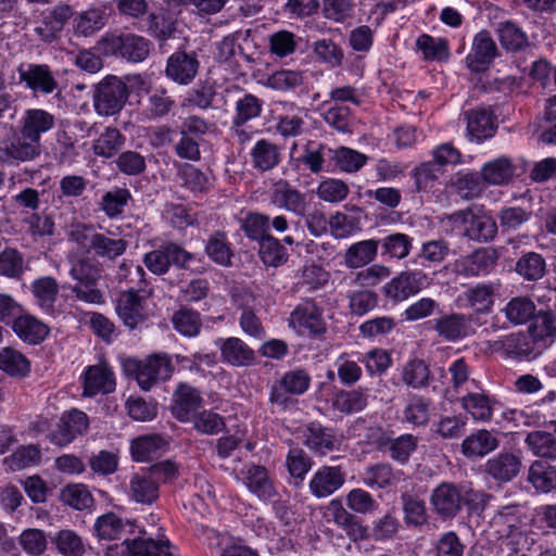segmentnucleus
Here are the masks:
<instances>
[{
    "label": "nucleus",
    "instance_id": "obj_1",
    "mask_svg": "<svg viewBox=\"0 0 556 556\" xmlns=\"http://www.w3.org/2000/svg\"><path fill=\"white\" fill-rule=\"evenodd\" d=\"M128 276L131 282L136 281V287L121 292L116 301V313L125 326L137 329L147 320L142 302L151 295V291L147 289L146 271L140 265L123 262L118 268V278L127 279Z\"/></svg>",
    "mask_w": 556,
    "mask_h": 556
},
{
    "label": "nucleus",
    "instance_id": "obj_2",
    "mask_svg": "<svg viewBox=\"0 0 556 556\" xmlns=\"http://www.w3.org/2000/svg\"><path fill=\"white\" fill-rule=\"evenodd\" d=\"M151 47L148 39L131 33L105 35L98 42V49L104 55L118 56L131 63L144 61Z\"/></svg>",
    "mask_w": 556,
    "mask_h": 556
},
{
    "label": "nucleus",
    "instance_id": "obj_3",
    "mask_svg": "<svg viewBox=\"0 0 556 556\" xmlns=\"http://www.w3.org/2000/svg\"><path fill=\"white\" fill-rule=\"evenodd\" d=\"M129 98L128 86L116 76H106L93 89L94 112L104 117L118 114Z\"/></svg>",
    "mask_w": 556,
    "mask_h": 556
},
{
    "label": "nucleus",
    "instance_id": "obj_4",
    "mask_svg": "<svg viewBox=\"0 0 556 556\" xmlns=\"http://www.w3.org/2000/svg\"><path fill=\"white\" fill-rule=\"evenodd\" d=\"M128 370L135 374L136 381L141 390L149 391L160 381L168 380L174 366L166 354H154L143 361H129Z\"/></svg>",
    "mask_w": 556,
    "mask_h": 556
},
{
    "label": "nucleus",
    "instance_id": "obj_5",
    "mask_svg": "<svg viewBox=\"0 0 556 556\" xmlns=\"http://www.w3.org/2000/svg\"><path fill=\"white\" fill-rule=\"evenodd\" d=\"M194 255L175 242H166L143 255V264L149 271L162 276L169 271L174 265L179 269H187Z\"/></svg>",
    "mask_w": 556,
    "mask_h": 556
},
{
    "label": "nucleus",
    "instance_id": "obj_6",
    "mask_svg": "<svg viewBox=\"0 0 556 556\" xmlns=\"http://www.w3.org/2000/svg\"><path fill=\"white\" fill-rule=\"evenodd\" d=\"M453 224L464 227V236L469 240L489 242L497 235L495 219L483 212L476 213L471 208L455 212L450 216Z\"/></svg>",
    "mask_w": 556,
    "mask_h": 556
},
{
    "label": "nucleus",
    "instance_id": "obj_7",
    "mask_svg": "<svg viewBox=\"0 0 556 556\" xmlns=\"http://www.w3.org/2000/svg\"><path fill=\"white\" fill-rule=\"evenodd\" d=\"M311 375L303 368L286 371L279 381L271 386L269 402L280 408H287L291 403L290 395H302L311 386Z\"/></svg>",
    "mask_w": 556,
    "mask_h": 556
},
{
    "label": "nucleus",
    "instance_id": "obj_8",
    "mask_svg": "<svg viewBox=\"0 0 556 556\" xmlns=\"http://www.w3.org/2000/svg\"><path fill=\"white\" fill-rule=\"evenodd\" d=\"M289 326L299 334L319 337L327 330L323 309L313 300L298 304L288 319Z\"/></svg>",
    "mask_w": 556,
    "mask_h": 556
},
{
    "label": "nucleus",
    "instance_id": "obj_9",
    "mask_svg": "<svg viewBox=\"0 0 556 556\" xmlns=\"http://www.w3.org/2000/svg\"><path fill=\"white\" fill-rule=\"evenodd\" d=\"M89 428V418L83 410L73 408L62 414L54 428L48 434L50 442L60 447L66 446L84 435Z\"/></svg>",
    "mask_w": 556,
    "mask_h": 556
},
{
    "label": "nucleus",
    "instance_id": "obj_10",
    "mask_svg": "<svg viewBox=\"0 0 556 556\" xmlns=\"http://www.w3.org/2000/svg\"><path fill=\"white\" fill-rule=\"evenodd\" d=\"M17 73L21 83H24L34 93L46 96L56 92V97H60L59 81L48 64H21L17 67Z\"/></svg>",
    "mask_w": 556,
    "mask_h": 556
},
{
    "label": "nucleus",
    "instance_id": "obj_11",
    "mask_svg": "<svg viewBox=\"0 0 556 556\" xmlns=\"http://www.w3.org/2000/svg\"><path fill=\"white\" fill-rule=\"evenodd\" d=\"M488 348L494 352H503L514 358H534L541 354L534 338L529 332H516L497 340L488 342Z\"/></svg>",
    "mask_w": 556,
    "mask_h": 556
},
{
    "label": "nucleus",
    "instance_id": "obj_12",
    "mask_svg": "<svg viewBox=\"0 0 556 556\" xmlns=\"http://www.w3.org/2000/svg\"><path fill=\"white\" fill-rule=\"evenodd\" d=\"M41 143L30 141L20 129L0 142V162L8 165L29 162L40 155Z\"/></svg>",
    "mask_w": 556,
    "mask_h": 556
},
{
    "label": "nucleus",
    "instance_id": "obj_13",
    "mask_svg": "<svg viewBox=\"0 0 556 556\" xmlns=\"http://www.w3.org/2000/svg\"><path fill=\"white\" fill-rule=\"evenodd\" d=\"M169 542H157L153 539H125L119 544L108 546L104 556H173Z\"/></svg>",
    "mask_w": 556,
    "mask_h": 556
},
{
    "label": "nucleus",
    "instance_id": "obj_14",
    "mask_svg": "<svg viewBox=\"0 0 556 556\" xmlns=\"http://www.w3.org/2000/svg\"><path fill=\"white\" fill-rule=\"evenodd\" d=\"M497 254L494 250L480 248L471 254L455 260L452 271L467 278L485 276L496 266Z\"/></svg>",
    "mask_w": 556,
    "mask_h": 556
},
{
    "label": "nucleus",
    "instance_id": "obj_15",
    "mask_svg": "<svg viewBox=\"0 0 556 556\" xmlns=\"http://www.w3.org/2000/svg\"><path fill=\"white\" fill-rule=\"evenodd\" d=\"M477 320L472 314L450 313L433 319L432 329L445 341L456 342L475 333L472 323Z\"/></svg>",
    "mask_w": 556,
    "mask_h": 556
},
{
    "label": "nucleus",
    "instance_id": "obj_16",
    "mask_svg": "<svg viewBox=\"0 0 556 556\" xmlns=\"http://www.w3.org/2000/svg\"><path fill=\"white\" fill-rule=\"evenodd\" d=\"M428 285V276L421 270L403 271L382 287L383 294L394 301L402 302L418 293Z\"/></svg>",
    "mask_w": 556,
    "mask_h": 556
},
{
    "label": "nucleus",
    "instance_id": "obj_17",
    "mask_svg": "<svg viewBox=\"0 0 556 556\" xmlns=\"http://www.w3.org/2000/svg\"><path fill=\"white\" fill-rule=\"evenodd\" d=\"M429 501L441 519H453L462 510L460 488L452 482H442L431 491Z\"/></svg>",
    "mask_w": 556,
    "mask_h": 556
},
{
    "label": "nucleus",
    "instance_id": "obj_18",
    "mask_svg": "<svg viewBox=\"0 0 556 556\" xmlns=\"http://www.w3.org/2000/svg\"><path fill=\"white\" fill-rule=\"evenodd\" d=\"M498 54L497 46L488 30L477 33L465 62L473 73L486 71Z\"/></svg>",
    "mask_w": 556,
    "mask_h": 556
},
{
    "label": "nucleus",
    "instance_id": "obj_19",
    "mask_svg": "<svg viewBox=\"0 0 556 556\" xmlns=\"http://www.w3.org/2000/svg\"><path fill=\"white\" fill-rule=\"evenodd\" d=\"M73 16L67 4H58L52 10L43 11L36 22L34 33L39 40L51 43L59 38L65 23Z\"/></svg>",
    "mask_w": 556,
    "mask_h": 556
},
{
    "label": "nucleus",
    "instance_id": "obj_20",
    "mask_svg": "<svg viewBox=\"0 0 556 556\" xmlns=\"http://www.w3.org/2000/svg\"><path fill=\"white\" fill-rule=\"evenodd\" d=\"M345 477L341 466H321L313 473L308 490L316 498L328 497L343 486Z\"/></svg>",
    "mask_w": 556,
    "mask_h": 556
},
{
    "label": "nucleus",
    "instance_id": "obj_21",
    "mask_svg": "<svg viewBox=\"0 0 556 556\" xmlns=\"http://www.w3.org/2000/svg\"><path fill=\"white\" fill-rule=\"evenodd\" d=\"M115 375L106 364L88 366L83 374V395L92 397L109 394L115 390Z\"/></svg>",
    "mask_w": 556,
    "mask_h": 556
},
{
    "label": "nucleus",
    "instance_id": "obj_22",
    "mask_svg": "<svg viewBox=\"0 0 556 556\" xmlns=\"http://www.w3.org/2000/svg\"><path fill=\"white\" fill-rule=\"evenodd\" d=\"M304 445L313 453L325 456L339 450L341 440L333 429L323 426L317 421L309 422L303 430Z\"/></svg>",
    "mask_w": 556,
    "mask_h": 556
},
{
    "label": "nucleus",
    "instance_id": "obj_23",
    "mask_svg": "<svg viewBox=\"0 0 556 556\" xmlns=\"http://www.w3.org/2000/svg\"><path fill=\"white\" fill-rule=\"evenodd\" d=\"M521 467L519 453L502 451L486 460L484 471L496 482L506 483L519 475Z\"/></svg>",
    "mask_w": 556,
    "mask_h": 556
},
{
    "label": "nucleus",
    "instance_id": "obj_24",
    "mask_svg": "<svg viewBox=\"0 0 556 556\" xmlns=\"http://www.w3.org/2000/svg\"><path fill=\"white\" fill-rule=\"evenodd\" d=\"M494 295V285L477 283L458 294L456 303L459 307L471 308L477 315H486L493 309Z\"/></svg>",
    "mask_w": 556,
    "mask_h": 556
},
{
    "label": "nucleus",
    "instance_id": "obj_25",
    "mask_svg": "<svg viewBox=\"0 0 556 556\" xmlns=\"http://www.w3.org/2000/svg\"><path fill=\"white\" fill-rule=\"evenodd\" d=\"M199 60L194 52H174L166 62L165 75L179 85H189L199 71Z\"/></svg>",
    "mask_w": 556,
    "mask_h": 556
},
{
    "label": "nucleus",
    "instance_id": "obj_26",
    "mask_svg": "<svg viewBox=\"0 0 556 556\" xmlns=\"http://www.w3.org/2000/svg\"><path fill=\"white\" fill-rule=\"evenodd\" d=\"M270 203L296 216H305L308 207L305 193L282 180L273 189Z\"/></svg>",
    "mask_w": 556,
    "mask_h": 556
},
{
    "label": "nucleus",
    "instance_id": "obj_27",
    "mask_svg": "<svg viewBox=\"0 0 556 556\" xmlns=\"http://www.w3.org/2000/svg\"><path fill=\"white\" fill-rule=\"evenodd\" d=\"M215 345L219 348L220 358L225 364L244 367L255 362V352L240 338H218Z\"/></svg>",
    "mask_w": 556,
    "mask_h": 556
},
{
    "label": "nucleus",
    "instance_id": "obj_28",
    "mask_svg": "<svg viewBox=\"0 0 556 556\" xmlns=\"http://www.w3.org/2000/svg\"><path fill=\"white\" fill-rule=\"evenodd\" d=\"M517 507L516 506H505L502 507L497 514L494 516L495 523H508L510 528L509 533L506 539V548L510 554H523L527 555V552L530 549L533 544V540L529 538L526 533L518 530L513 522L517 521L516 517Z\"/></svg>",
    "mask_w": 556,
    "mask_h": 556
},
{
    "label": "nucleus",
    "instance_id": "obj_29",
    "mask_svg": "<svg viewBox=\"0 0 556 556\" xmlns=\"http://www.w3.org/2000/svg\"><path fill=\"white\" fill-rule=\"evenodd\" d=\"M55 126V117L50 112L43 109H28L26 110L20 122L18 129L23 135L37 143H40L41 136Z\"/></svg>",
    "mask_w": 556,
    "mask_h": 556
},
{
    "label": "nucleus",
    "instance_id": "obj_30",
    "mask_svg": "<svg viewBox=\"0 0 556 556\" xmlns=\"http://www.w3.org/2000/svg\"><path fill=\"white\" fill-rule=\"evenodd\" d=\"M242 472L245 486L260 500L273 501L277 496L274 480L264 466L252 464Z\"/></svg>",
    "mask_w": 556,
    "mask_h": 556
},
{
    "label": "nucleus",
    "instance_id": "obj_31",
    "mask_svg": "<svg viewBox=\"0 0 556 556\" xmlns=\"http://www.w3.org/2000/svg\"><path fill=\"white\" fill-rule=\"evenodd\" d=\"M462 408L479 422H490L501 403L483 392H469L460 399Z\"/></svg>",
    "mask_w": 556,
    "mask_h": 556
},
{
    "label": "nucleus",
    "instance_id": "obj_32",
    "mask_svg": "<svg viewBox=\"0 0 556 556\" xmlns=\"http://www.w3.org/2000/svg\"><path fill=\"white\" fill-rule=\"evenodd\" d=\"M369 390L358 387L352 390H338L331 399V407L344 415H353L368 406Z\"/></svg>",
    "mask_w": 556,
    "mask_h": 556
},
{
    "label": "nucleus",
    "instance_id": "obj_33",
    "mask_svg": "<svg viewBox=\"0 0 556 556\" xmlns=\"http://www.w3.org/2000/svg\"><path fill=\"white\" fill-rule=\"evenodd\" d=\"M59 291V283L51 276L40 277L31 283L36 305L48 315H54L58 312Z\"/></svg>",
    "mask_w": 556,
    "mask_h": 556
},
{
    "label": "nucleus",
    "instance_id": "obj_34",
    "mask_svg": "<svg viewBox=\"0 0 556 556\" xmlns=\"http://www.w3.org/2000/svg\"><path fill=\"white\" fill-rule=\"evenodd\" d=\"M250 159L254 169L265 173L279 165L281 153L276 143L263 138L257 140L250 150Z\"/></svg>",
    "mask_w": 556,
    "mask_h": 556
},
{
    "label": "nucleus",
    "instance_id": "obj_35",
    "mask_svg": "<svg viewBox=\"0 0 556 556\" xmlns=\"http://www.w3.org/2000/svg\"><path fill=\"white\" fill-rule=\"evenodd\" d=\"M159 493L157 482L146 470L136 472L130 477L128 495L134 502L151 505L159 498Z\"/></svg>",
    "mask_w": 556,
    "mask_h": 556
},
{
    "label": "nucleus",
    "instance_id": "obj_36",
    "mask_svg": "<svg viewBox=\"0 0 556 556\" xmlns=\"http://www.w3.org/2000/svg\"><path fill=\"white\" fill-rule=\"evenodd\" d=\"M500 440L489 430L480 429L462 442V453L467 458H482L498 447Z\"/></svg>",
    "mask_w": 556,
    "mask_h": 556
},
{
    "label": "nucleus",
    "instance_id": "obj_37",
    "mask_svg": "<svg viewBox=\"0 0 556 556\" xmlns=\"http://www.w3.org/2000/svg\"><path fill=\"white\" fill-rule=\"evenodd\" d=\"M204 252L215 264L223 267L232 265L233 250L228 236L223 230H215L208 235L204 243Z\"/></svg>",
    "mask_w": 556,
    "mask_h": 556
},
{
    "label": "nucleus",
    "instance_id": "obj_38",
    "mask_svg": "<svg viewBox=\"0 0 556 556\" xmlns=\"http://www.w3.org/2000/svg\"><path fill=\"white\" fill-rule=\"evenodd\" d=\"M201 404L200 392L189 384L180 383L175 392L173 414L179 421H189Z\"/></svg>",
    "mask_w": 556,
    "mask_h": 556
},
{
    "label": "nucleus",
    "instance_id": "obj_39",
    "mask_svg": "<svg viewBox=\"0 0 556 556\" xmlns=\"http://www.w3.org/2000/svg\"><path fill=\"white\" fill-rule=\"evenodd\" d=\"M468 135L477 142L491 138L495 132V121L492 112L484 108L470 110L466 113Z\"/></svg>",
    "mask_w": 556,
    "mask_h": 556
},
{
    "label": "nucleus",
    "instance_id": "obj_40",
    "mask_svg": "<svg viewBox=\"0 0 556 556\" xmlns=\"http://www.w3.org/2000/svg\"><path fill=\"white\" fill-rule=\"evenodd\" d=\"M12 329L21 340L29 344L41 343L49 333L46 324L28 314H20L14 318Z\"/></svg>",
    "mask_w": 556,
    "mask_h": 556
},
{
    "label": "nucleus",
    "instance_id": "obj_41",
    "mask_svg": "<svg viewBox=\"0 0 556 556\" xmlns=\"http://www.w3.org/2000/svg\"><path fill=\"white\" fill-rule=\"evenodd\" d=\"M516 166L508 156H500L486 162L480 175L484 184L492 186L507 185L515 176Z\"/></svg>",
    "mask_w": 556,
    "mask_h": 556
},
{
    "label": "nucleus",
    "instance_id": "obj_42",
    "mask_svg": "<svg viewBox=\"0 0 556 556\" xmlns=\"http://www.w3.org/2000/svg\"><path fill=\"white\" fill-rule=\"evenodd\" d=\"M451 189L455 194L464 200H472L479 198L484 189L485 184L477 172H458L451 178Z\"/></svg>",
    "mask_w": 556,
    "mask_h": 556
},
{
    "label": "nucleus",
    "instance_id": "obj_43",
    "mask_svg": "<svg viewBox=\"0 0 556 556\" xmlns=\"http://www.w3.org/2000/svg\"><path fill=\"white\" fill-rule=\"evenodd\" d=\"M403 519L407 528L420 529L429 521L426 503L418 495L404 492L401 495Z\"/></svg>",
    "mask_w": 556,
    "mask_h": 556
},
{
    "label": "nucleus",
    "instance_id": "obj_44",
    "mask_svg": "<svg viewBox=\"0 0 556 556\" xmlns=\"http://www.w3.org/2000/svg\"><path fill=\"white\" fill-rule=\"evenodd\" d=\"M362 480L370 489L387 490L399 482L400 471H395L388 463H379L367 467Z\"/></svg>",
    "mask_w": 556,
    "mask_h": 556
},
{
    "label": "nucleus",
    "instance_id": "obj_45",
    "mask_svg": "<svg viewBox=\"0 0 556 556\" xmlns=\"http://www.w3.org/2000/svg\"><path fill=\"white\" fill-rule=\"evenodd\" d=\"M127 248L128 241L125 238L108 230L98 232L91 253L102 260L115 261L126 252Z\"/></svg>",
    "mask_w": 556,
    "mask_h": 556
},
{
    "label": "nucleus",
    "instance_id": "obj_46",
    "mask_svg": "<svg viewBox=\"0 0 556 556\" xmlns=\"http://www.w3.org/2000/svg\"><path fill=\"white\" fill-rule=\"evenodd\" d=\"M379 241L374 239L358 241L349 247L343 255L348 268L356 269L370 264L377 256Z\"/></svg>",
    "mask_w": 556,
    "mask_h": 556
},
{
    "label": "nucleus",
    "instance_id": "obj_47",
    "mask_svg": "<svg viewBox=\"0 0 556 556\" xmlns=\"http://www.w3.org/2000/svg\"><path fill=\"white\" fill-rule=\"evenodd\" d=\"M496 34L501 46L506 51L517 52L529 47L528 35L517 23L513 21L497 23Z\"/></svg>",
    "mask_w": 556,
    "mask_h": 556
},
{
    "label": "nucleus",
    "instance_id": "obj_48",
    "mask_svg": "<svg viewBox=\"0 0 556 556\" xmlns=\"http://www.w3.org/2000/svg\"><path fill=\"white\" fill-rule=\"evenodd\" d=\"M178 176L181 180V186L194 195L207 193L212 188L210 173L203 172L192 164L181 165Z\"/></svg>",
    "mask_w": 556,
    "mask_h": 556
},
{
    "label": "nucleus",
    "instance_id": "obj_49",
    "mask_svg": "<svg viewBox=\"0 0 556 556\" xmlns=\"http://www.w3.org/2000/svg\"><path fill=\"white\" fill-rule=\"evenodd\" d=\"M528 482L542 493L556 489V467L542 460H534L528 470Z\"/></svg>",
    "mask_w": 556,
    "mask_h": 556
},
{
    "label": "nucleus",
    "instance_id": "obj_50",
    "mask_svg": "<svg viewBox=\"0 0 556 556\" xmlns=\"http://www.w3.org/2000/svg\"><path fill=\"white\" fill-rule=\"evenodd\" d=\"M106 23V12L103 8H91L80 12L74 18V30L79 36L88 37L102 29Z\"/></svg>",
    "mask_w": 556,
    "mask_h": 556
},
{
    "label": "nucleus",
    "instance_id": "obj_51",
    "mask_svg": "<svg viewBox=\"0 0 556 556\" xmlns=\"http://www.w3.org/2000/svg\"><path fill=\"white\" fill-rule=\"evenodd\" d=\"M165 445L166 442L160 434L140 435L131 441V456L137 462H147L156 456Z\"/></svg>",
    "mask_w": 556,
    "mask_h": 556
},
{
    "label": "nucleus",
    "instance_id": "obj_52",
    "mask_svg": "<svg viewBox=\"0 0 556 556\" xmlns=\"http://www.w3.org/2000/svg\"><path fill=\"white\" fill-rule=\"evenodd\" d=\"M535 304L533 301L526 296L513 298L502 312L505 314L507 320L513 325H523L535 316Z\"/></svg>",
    "mask_w": 556,
    "mask_h": 556
},
{
    "label": "nucleus",
    "instance_id": "obj_53",
    "mask_svg": "<svg viewBox=\"0 0 556 556\" xmlns=\"http://www.w3.org/2000/svg\"><path fill=\"white\" fill-rule=\"evenodd\" d=\"M527 447L538 457L556 459V438L546 431H532L525 439Z\"/></svg>",
    "mask_w": 556,
    "mask_h": 556
},
{
    "label": "nucleus",
    "instance_id": "obj_54",
    "mask_svg": "<svg viewBox=\"0 0 556 556\" xmlns=\"http://www.w3.org/2000/svg\"><path fill=\"white\" fill-rule=\"evenodd\" d=\"M125 140V136L117 128L108 127L93 141V153L106 159L112 157L123 148Z\"/></svg>",
    "mask_w": 556,
    "mask_h": 556
},
{
    "label": "nucleus",
    "instance_id": "obj_55",
    "mask_svg": "<svg viewBox=\"0 0 556 556\" xmlns=\"http://www.w3.org/2000/svg\"><path fill=\"white\" fill-rule=\"evenodd\" d=\"M129 200H131V193L127 188L115 187L102 195L100 210L109 218H116L124 213Z\"/></svg>",
    "mask_w": 556,
    "mask_h": 556
},
{
    "label": "nucleus",
    "instance_id": "obj_56",
    "mask_svg": "<svg viewBox=\"0 0 556 556\" xmlns=\"http://www.w3.org/2000/svg\"><path fill=\"white\" fill-rule=\"evenodd\" d=\"M327 509L332 521L338 527L342 528L348 535H354L357 532L362 533L364 531L358 518L353 513L349 511L340 500L334 498L330 501Z\"/></svg>",
    "mask_w": 556,
    "mask_h": 556
},
{
    "label": "nucleus",
    "instance_id": "obj_57",
    "mask_svg": "<svg viewBox=\"0 0 556 556\" xmlns=\"http://www.w3.org/2000/svg\"><path fill=\"white\" fill-rule=\"evenodd\" d=\"M174 329L184 337H197L202 328V319L199 312L182 307L172 316Z\"/></svg>",
    "mask_w": 556,
    "mask_h": 556
},
{
    "label": "nucleus",
    "instance_id": "obj_58",
    "mask_svg": "<svg viewBox=\"0 0 556 556\" xmlns=\"http://www.w3.org/2000/svg\"><path fill=\"white\" fill-rule=\"evenodd\" d=\"M419 439L412 433H404L396 438H391L387 451L394 462L405 465L418 447Z\"/></svg>",
    "mask_w": 556,
    "mask_h": 556
},
{
    "label": "nucleus",
    "instance_id": "obj_59",
    "mask_svg": "<svg viewBox=\"0 0 556 556\" xmlns=\"http://www.w3.org/2000/svg\"><path fill=\"white\" fill-rule=\"evenodd\" d=\"M430 406L429 399L415 394L409 397L403 410V418L413 426H426L430 419Z\"/></svg>",
    "mask_w": 556,
    "mask_h": 556
},
{
    "label": "nucleus",
    "instance_id": "obj_60",
    "mask_svg": "<svg viewBox=\"0 0 556 556\" xmlns=\"http://www.w3.org/2000/svg\"><path fill=\"white\" fill-rule=\"evenodd\" d=\"M258 255L266 266L278 267L288 261L287 249L273 236L258 242Z\"/></svg>",
    "mask_w": 556,
    "mask_h": 556
},
{
    "label": "nucleus",
    "instance_id": "obj_61",
    "mask_svg": "<svg viewBox=\"0 0 556 556\" xmlns=\"http://www.w3.org/2000/svg\"><path fill=\"white\" fill-rule=\"evenodd\" d=\"M416 47L426 61H443L448 58V42L446 39L422 34L417 38Z\"/></svg>",
    "mask_w": 556,
    "mask_h": 556
},
{
    "label": "nucleus",
    "instance_id": "obj_62",
    "mask_svg": "<svg viewBox=\"0 0 556 556\" xmlns=\"http://www.w3.org/2000/svg\"><path fill=\"white\" fill-rule=\"evenodd\" d=\"M529 333L534 338L536 345L542 342L544 346L551 344L556 338V316L549 312L540 313Z\"/></svg>",
    "mask_w": 556,
    "mask_h": 556
},
{
    "label": "nucleus",
    "instance_id": "obj_63",
    "mask_svg": "<svg viewBox=\"0 0 556 556\" xmlns=\"http://www.w3.org/2000/svg\"><path fill=\"white\" fill-rule=\"evenodd\" d=\"M545 260L535 252L523 254L516 263V271L528 281L541 279L545 275Z\"/></svg>",
    "mask_w": 556,
    "mask_h": 556
},
{
    "label": "nucleus",
    "instance_id": "obj_64",
    "mask_svg": "<svg viewBox=\"0 0 556 556\" xmlns=\"http://www.w3.org/2000/svg\"><path fill=\"white\" fill-rule=\"evenodd\" d=\"M299 46V39L289 30L281 29L268 36V50L276 58L282 59L293 54Z\"/></svg>",
    "mask_w": 556,
    "mask_h": 556
}]
</instances>
